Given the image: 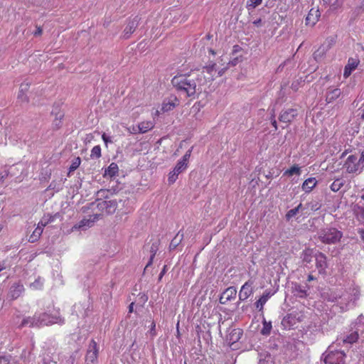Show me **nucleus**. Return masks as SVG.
Here are the masks:
<instances>
[{
    "label": "nucleus",
    "instance_id": "nucleus-1",
    "mask_svg": "<svg viewBox=\"0 0 364 364\" xmlns=\"http://www.w3.org/2000/svg\"><path fill=\"white\" fill-rule=\"evenodd\" d=\"M171 83L178 92L185 94L187 97L193 98L196 97L197 86L200 85L197 81L195 70H192L188 74L174 76Z\"/></svg>",
    "mask_w": 364,
    "mask_h": 364
},
{
    "label": "nucleus",
    "instance_id": "nucleus-2",
    "mask_svg": "<svg viewBox=\"0 0 364 364\" xmlns=\"http://www.w3.org/2000/svg\"><path fill=\"white\" fill-rule=\"evenodd\" d=\"M223 61V59L220 58L218 62L221 67H218L217 63L211 62L208 65L204 66L201 70H195L196 77L198 84L204 85L212 82L215 77L222 76L228 69V65H224V64L221 63Z\"/></svg>",
    "mask_w": 364,
    "mask_h": 364
},
{
    "label": "nucleus",
    "instance_id": "nucleus-3",
    "mask_svg": "<svg viewBox=\"0 0 364 364\" xmlns=\"http://www.w3.org/2000/svg\"><path fill=\"white\" fill-rule=\"evenodd\" d=\"M343 237V233L334 228H326L319 233L320 240L325 244H335L339 242Z\"/></svg>",
    "mask_w": 364,
    "mask_h": 364
},
{
    "label": "nucleus",
    "instance_id": "nucleus-4",
    "mask_svg": "<svg viewBox=\"0 0 364 364\" xmlns=\"http://www.w3.org/2000/svg\"><path fill=\"white\" fill-rule=\"evenodd\" d=\"M48 315L46 314H34L33 316H28L23 318L21 323L19 324L18 328H22L23 327L28 326L30 328L41 327L43 325H48V323H45L46 318Z\"/></svg>",
    "mask_w": 364,
    "mask_h": 364
},
{
    "label": "nucleus",
    "instance_id": "nucleus-5",
    "mask_svg": "<svg viewBox=\"0 0 364 364\" xmlns=\"http://www.w3.org/2000/svg\"><path fill=\"white\" fill-rule=\"evenodd\" d=\"M324 364H346V353L341 350H327L323 355Z\"/></svg>",
    "mask_w": 364,
    "mask_h": 364
},
{
    "label": "nucleus",
    "instance_id": "nucleus-6",
    "mask_svg": "<svg viewBox=\"0 0 364 364\" xmlns=\"http://www.w3.org/2000/svg\"><path fill=\"white\" fill-rule=\"evenodd\" d=\"M98 353L99 348L97 347V342L94 339H92L85 356V361L87 364H94L97 363Z\"/></svg>",
    "mask_w": 364,
    "mask_h": 364
},
{
    "label": "nucleus",
    "instance_id": "nucleus-7",
    "mask_svg": "<svg viewBox=\"0 0 364 364\" xmlns=\"http://www.w3.org/2000/svg\"><path fill=\"white\" fill-rule=\"evenodd\" d=\"M343 167L349 173H356L360 169V164L358 160V157L356 156L350 155L347 158L343 165Z\"/></svg>",
    "mask_w": 364,
    "mask_h": 364
},
{
    "label": "nucleus",
    "instance_id": "nucleus-8",
    "mask_svg": "<svg viewBox=\"0 0 364 364\" xmlns=\"http://www.w3.org/2000/svg\"><path fill=\"white\" fill-rule=\"evenodd\" d=\"M315 260L316 267L318 269V273L325 275L328 267L326 256L323 253L318 252L315 255Z\"/></svg>",
    "mask_w": 364,
    "mask_h": 364
},
{
    "label": "nucleus",
    "instance_id": "nucleus-9",
    "mask_svg": "<svg viewBox=\"0 0 364 364\" xmlns=\"http://www.w3.org/2000/svg\"><path fill=\"white\" fill-rule=\"evenodd\" d=\"M51 114L55 117L52 123L53 129L56 130L59 129L63 125V119L65 116L63 110L56 107L52 110Z\"/></svg>",
    "mask_w": 364,
    "mask_h": 364
},
{
    "label": "nucleus",
    "instance_id": "nucleus-10",
    "mask_svg": "<svg viewBox=\"0 0 364 364\" xmlns=\"http://www.w3.org/2000/svg\"><path fill=\"white\" fill-rule=\"evenodd\" d=\"M237 294V289L235 287H230L227 288L220 295L219 301L222 304L235 299Z\"/></svg>",
    "mask_w": 364,
    "mask_h": 364
},
{
    "label": "nucleus",
    "instance_id": "nucleus-11",
    "mask_svg": "<svg viewBox=\"0 0 364 364\" xmlns=\"http://www.w3.org/2000/svg\"><path fill=\"white\" fill-rule=\"evenodd\" d=\"M252 285L253 282L249 280L242 286L239 292V299L240 301H245L252 294Z\"/></svg>",
    "mask_w": 364,
    "mask_h": 364
},
{
    "label": "nucleus",
    "instance_id": "nucleus-12",
    "mask_svg": "<svg viewBox=\"0 0 364 364\" xmlns=\"http://www.w3.org/2000/svg\"><path fill=\"white\" fill-rule=\"evenodd\" d=\"M360 60L358 58H349L344 68L343 77L348 78L358 66Z\"/></svg>",
    "mask_w": 364,
    "mask_h": 364
},
{
    "label": "nucleus",
    "instance_id": "nucleus-13",
    "mask_svg": "<svg viewBox=\"0 0 364 364\" xmlns=\"http://www.w3.org/2000/svg\"><path fill=\"white\" fill-rule=\"evenodd\" d=\"M179 104V100L176 96H172L169 99H166L161 104V111L167 112L173 110Z\"/></svg>",
    "mask_w": 364,
    "mask_h": 364
},
{
    "label": "nucleus",
    "instance_id": "nucleus-14",
    "mask_svg": "<svg viewBox=\"0 0 364 364\" xmlns=\"http://www.w3.org/2000/svg\"><path fill=\"white\" fill-rule=\"evenodd\" d=\"M30 87V83L23 82L20 85L19 91L18 93L17 99L22 103H28L29 98L27 96V92Z\"/></svg>",
    "mask_w": 364,
    "mask_h": 364
},
{
    "label": "nucleus",
    "instance_id": "nucleus-15",
    "mask_svg": "<svg viewBox=\"0 0 364 364\" xmlns=\"http://www.w3.org/2000/svg\"><path fill=\"white\" fill-rule=\"evenodd\" d=\"M138 23L139 20L137 16L129 21L123 31V37L124 38H129V36L135 31L136 27L138 26Z\"/></svg>",
    "mask_w": 364,
    "mask_h": 364
},
{
    "label": "nucleus",
    "instance_id": "nucleus-16",
    "mask_svg": "<svg viewBox=\"0 0 364 364\" xmlns=\"http://www.w3.org/2000/svg\"><path fill=\"white\" fill-rule=\"evenodd\" d=\"M297 116V110L296 109H289L281 113L279 119L282 122L290 123Z\"/></svg>",
    "mask_w": 364,
    "mask_h": 364
},
{
    "label": "nucleus",
    "instance_id": "nucleus-17",
    "mask_svg": "<svg viewBox=\"0 0 364 364\" xmlns=\"http://www.w3.org/2000/svg\"><path fill=\"white\" fill-rule=\"evenodd\" d=\"M97 219H98L97 215H95L93 216H90L89 218H83L77 224L73 226V229L78 230V229L90 228L93 225L94 223Z\"/></svg>",
    "mask_w": 364,
    "mask_h": 364
},
{
    "label": "nucleus",
    "instance_id": "nucleus-18",
    "mask_svg": "<svg viewBox=\"0 0 364 364\" xmlns=\"http://www.w3.org/2000/svg\"><path fill=\"white\" fill-rule=\"evenodd\" d=\"M155 127V122L153 120L142 121L138 124L139 134H145Z\"/></svg>",
    "mask_w": 364,
    "mask_h": 364
},
{
    "label": "nucleus",
    "instance_id": "nucleus-19",
    "mask_svg": "<svg viewBox=\"0 0 364 364\" xmlns=\"http://www.w3.org/2000/svg\"><path fill=\"white\" fill-rule=\"evenodd\" d=\"M320 12L318 9H311L306 18V24L311 26H314L318 21Z\"/></svg>",
    "mask_w": 364,
    "mask_h": 364
},
{
    "label": "nucleus",
    "instance_id": "nucleus-20",
    "mask_svg": "<svg viewBox=\"0 0 364 364\" xmlns=\"http://www.w3.org/2000/svg\"><path fill=\"white\" fill-rule=\"evenodd\" d=\"M341 95V90L339 88H328L326 92V102L331 103L337 100Z\"/></svg>",
    "mask_w": 364,
    "mask_h": 364
},
{
    "label": "nucleus",
    "instance_id": "nucleus-21",
    "mask_svg": "<svg viewBox=\"0 0 364 364\" xmlns=\"http://www.w3.org/2000/svg\"><path fill=\"white\" fill-rule=\"evenodd\" d=\"M274 294V293L270 291H265L262 296L255 302L256 308L259 311H262L264 305L266 302L271 298V296Z\"/></svg>",
    "mask_w": 364,
    "mask_h": 364
},
{
    "label": "nucleus",
    "instance_id": "nucleus-22",
    "mask_svg": "<svg viewBox=\"0 0 364 364\" xmlns=\"http://www.w3.org/2000/svg\"><path fill=\"white\" fill-rule=\"evenodd\" d=\"M317 180L314 177L306 179L302 183L301 188L306 193H310L317 185Z\"/></svg>",
    "mask_w": 364,
    "mask_h": 364
},
{
    "label": "nucleus",
    "instance_id": "nucleus-23",
    "mask_svg": "<svg viewBox=\"0 0 364 364\" xmlns=\"http://www.w3.org/2000/svg\"><path fill=\"white\" fill-rule=\"evenodd\" d=\"M24 291L23 284H14L11 286L9 291L10 296L12 299L18 298L22 292Z\"/></svg>",
    "mask_w": 364,
    "mask_h": 364
},
{
    "label": "nucleus",
    "instance_id": "nucleus-24",
    "mask_svg": "<svg viewBox=\"0 0 364 364\" xmlns=\"http://www.w3.org/2000/svg\"><path fill=\"white\" fill-rule=\"evenodd\" d=\"M183 238V233L181 231H179L176 235V236L173 237V239L171 240V242L169 245L170 250H175L178 246V245L181 242Z\"/></svg>",
    "mask_w": 364,
    "mask_h": 364
},
{
    "label": "nucleus",
    "instance_id": "nucleus-25",
    "mask_svg": "<svg viewBox=\"0 0 364 364\" xmlns=\"http://www.w3.org/2000/svg\"><path fill=\"white\" fill-rule=\"evenodd\" d=\"M301 173V168L297 165H293L290 168L286 170L283 176H292L293 175L300 176Z\"/></svg>",
    "mask_w": 364,
    "mask_h": 364
},
{
    "label": "nucleus",
    "instance_id": "nucleus-26",
    "mask_svg": "<svg viewBox=\"0 0 364 364\" xmlns=\"http://www.w3.org/2000/svg\"><path fill=\"white\" fill-rule=\"evenodd\" d=\"M119 171V167L116 163H111L105 170V175L109 176L110 178L115 176Z\"/></svg>",
    "mask_w": 364,
    "mask_h": 364
},
{
    "label": "nucleus",
    "instance_id": "nucleus-27",
    "mask_svg": "<svg viewBox=\"0 0 364 364\" xmlns=\"http://www.w3.org/2000/svg\"><path fill=\"white\" fill-rule=\"evenodd\" d=\"M43 232V228L41 225H38L37 228L34 230L33 233L30 235L28 241L30 242H36Z\"/></svg>",
    "mask_w": 364,
    "mask_h": 364
},
{
    "label": "nucleus",
    "instance_id": "nucleus-28",
    "mask_svg": "<svg viewBox=\"0 0 364 364\" xmlns=\"http://www.w3.org/2000/svg\"><path fill=\"white\" fill-rule=\"evenodd\" d=\"M359 335L357 331H353L343 340V343L353 344L358 341Z\"/></svg>",
    "mask_w": 364,
    "mask_h": 364
},
{
    "label": "nucleus",
    "instance_id": "nucleus-29",
    "mask_svg": "<svg viewBox=\"0 0 364 364\" xmlns=\"http://www.w3.org/2000/svg\"><path fill=\"white\" fill-rule=\"evenodd\" d=\"M302 204L300 203L296 208L287 211L285 215L287 220H290L292 218H294L299 213Z\"/></svg>",
    "mask_w": 364,
    "mask_h": 364
},
{
    "label": "nucleus",
    "instance_id": "nucleus-30",
    "mask_svg": "<svg viewBox=\"0 0 364 364\" xmlns=\"http://www.w3.org/2000/svg\"><path fill=\"white\" fill-rule=\"evenodd\" d=\"M102 149L100 145L95 146L90 153V158L93 159H100L102 156Z\"/></svg>",
    "mask_w": 364,
    "mask_h": 364
},
{
    "label": "nucleus",
    "instance_id": "nucleus-31",
    "mask_svg": "<svg viewBox=\"0 0 364 364\" xmlns=\"http://www.w3.org/2000/svg\"><path fill=\"white\" fill-rule=\"evenodd\" d=\"M294 291L299 297L304 298L307 296V290L300 284L295 285Z\"/></svg>",
    "mask_w": 364,
    "mask_h": 364
},
{
    "label": "nucleus",
    "instance_id": "nucleus-32",
    "mask_svg": "<svg viewBox=\"0 0 364 364\" xmlns=\"http://www.w3.org/2000/svg\"><path fill=\"white\" fill-rule=\"evenodd\" d=\"M81 164V159L77 156L74 160H73L71 165L69 168V171L68 173V176H70V173L75 171L80 165Z\"/></svg>",
    "mask_w": 364,
    "mask_h": 364
},
{
    "label": "nucleus",
    "instance_id": "nucleus-33",
    "mask_svg": "<svg viewBox=\"0 0 364 364\" xmlns=\"http://www.w3.org/2000/svg\"><path fill=\"white\" fill-rule=\"evenodd\" d=\"M343 184L341 179L337 178L331 183L330 186L331 190L333 192H337L343 186Z\"/></svg>",
    "mask_w": 364,
    "mask_h": 364
},
{
    "label": "nucleus",
    "instance_id": "nucleus-34",
    "mask_svg": "<svg viewBox=\"0 0 364 364\" xmlns=\"http://www.w3.org/2000/svg\"><path fill=\"white\" fill-rule=\"evenodd\" d=\"M262 3V0H247L246 7L248 11L255 9Z\"/></svg>",
    "mask_w": 364,
    "mask_h": 364
},
{
    "label": "nucleus",
    "instance_id": "nucleus-35",
    "mask_svg": "<svg viewBox=\"0 0 364 364\" xmlns=\"http://www.w3.org/2000/svg\"><path fill=\"white\" fill-rule=\"evenodd\" d=\"M188 167V164L183 161H178L174 167L175 172H178L179 174L184 171Z\"/></svg>",
    "mask_w": 364,
    "mask_h": 364
},
{
    "label": "nucleus",
    "instance_id": "nucleus-36",
    "mask_svg": "<svg viewBox=\"0 0 364 364\" xmlns=\"http://www.w3.org/2000/svg\"><path fill=\"white\" fill-rule=\"evenodd\" d=\"M179 173L178 172H175V170L170 171L168 176V182L169 184H173L178 178V176Z\"/></svg>",
    "mask_w": 364,
    "mask_h": 364
},
{
    "label": "nucleus",
    "instance_id": "nucleus-37",
    "mask_svg": "<svg viewBox=\"0 0 364 364\" xmlns=\"http://www.w3.org/2000/svg\"><path fill=\"white\" fill-rule=\"evenodd\" d=\"M150 252H151V255L149 261L146 264V267L150 266L153 262V259H154V258L156 254V252H157V245H155L154 244H153L152 246L151 247Z\"/></svg>",
    "mask_w": 364,
    "mask_h": 364
},
{
    "label": "nucleus",
    "instance_id": "nucleus-38",
    "mask_svg": "<svg viewBox=\"0 0 364 364\" xmlns=\"http://www.w3.org/2000/svg\"><path fill=\"white\" fill-rule=\"evenodd\" d=\"M357 218L360 223L364 225V208L358 207L357 210Z\"/></svg>",
    "mask_w": 364,
    "mask_h": 364
},
{
    "label": "nucleus",
    "instance_id": "nucleus-39",
    "mask_svg": "<svg viewBox=\"0 0 364 364\" xmlns=\"http://www.w3.org/2000/svg\"><path fill=\"white\" fill-rule=\"evenodd\" d=\"M242 56H240V58L238 57H236V58H234L232 60H230L228 63H222V64H224V65H228V68L230 67V65H232V66H235L236 65L238 62L241 61L242 60Z\"/></svg>",
    "mask_w": 364,
    "mask_h": 364
},
{
    "label": "nucleus",
    "instance_id": "nucleus-40",
    "mask_svg": "<svg viewBox=\"0 0 364 364\" xmlns=\"http://www.w3.org/2000/svg\"><path fill=\"white\" fill-rule=\"evenodd\" d=\"M192 150H193V147H191V149H189L186 152V154L183 155V156L182 157V159L180 160L181 161H183L185 163H186L187 164H188V161H189V159L191 157V153H192Z\"/></svg>",
    "mask_w": 364,
    "mask_h": 364
},
{
    "label": "nucleus",
    "instance_id": "nucleus-41",
    "mask_svg": "<svg viewBox=\"0 0 364 364\" xmlns=\"http://www.w3.org/2000/svg\"><path fill=\"white\" fill-rule=\"evenodd\" d=\"M271 328H272L271 324L270 323L269 324H267V323L264 322V327L262 329V333L263 335H268V334H269Z\"/></svg>",
    "mask_w": 364,
    "mask_h": 364
},
{
    "label": "nucleus",
    "instance_id": "nucleus-42",
    "mask_svg": "<svg viewBox=\"0 0 364 364\" xmlns=\"http://www.w3.org/2000/svg\"><path fill=\"white\" fill-rule=\"evenodd\" d=\"M42 287V282L41 280L36 279L34 282L31 284V287L35 289H41Z\"/></svg>",
    "mask_w": 364,
    "mask_h": 364
},
{
    "label": "nucleus",
    "instance_id": "nucleus-43",
    "mask_svg": "<svg viewBox=\"0 0 364 364\" xmlns=\"http://www.w3.org/2000/svg\"><path fill=\"white\" fill-rule=\"evenodd\" d=\"M137 129H138V125L136 127L132 126V127H129L127 128V130L130 134H139V132H138Z\"/></svg>",
    "mask_w": 364,
    "mask_h": 364
},
{
    "label": "nucleus",
    "instance_id": "nucleus-44",
    "mask_svg": "<svg viewBox=\"0 0 364 364\" xmlns=\"http://www.w3.org/2000/svg\"><path fill=\"white\" fill-rule=\"evenodd\" d=\"M271 122H272V125L274 127V129L275 130H277L278 127H277V121L275 119V115H274V112H273V114H272V117H271Z\"/></svg>",
    "mask_w": 364,
    "mask_h": 364
},
{
    "label": "nucleus",
    "instance_id": "nucleus-45",
    "mask_svg": "<svg viewBox=\"0 0 364 364\" xmlns=\"http://www.w3.org/2000/svg\"><path fill=\"white\" fill-rule=\"evenodd\" d=\"M359 113L358 115L362 119H364V102L358 109Z\"/></svg>",
    "mask_w": 364,
    "mask_h": 364
},
{
    "label": "nucleus",
    "instance_id": "nucleus-46",
    "mask_svg": "<svg viewBox=\"0 0 364 364\" xmlns=\"http://www.w3.org/2000/svg\"><path fill=\"white\" fill-rule=\"evenodd\" d=\"M102 140L104 141V142L105 143L106 145H107L108 143H112V142L111 141L110 138L108 136H107L105 133H104L102 135Z\"/></svg>",
    "mask_w": 364,
    "mask_h": 364
},
{
    "label": "nucleus",
    "instance_id": "nucleus-47",
    "mask_svg": "<svg viewBox=\"0 0 364 364\" xmlns=\"http://www.w3.org/2000/svg\"><path fill=\"white\" fill-rule=\"evenodd\" d=\"M242 48L239 45H235L232 48V54L234 55L240 51H241Z\"/></svg>",
    "mask_w": 364,
    "mask_h": 364
},
{
    "label": "nucleus",
    "instance_id": "nucleus-48",
    "mask_svg": "<svg viewBox=\"0 0 364 364\" xmlns=\"http://www.w3.org/2000/svg\"><path fill=\"white\" fill-rule=\"evenodd\" d=\"M51 221H52V217H50V219H48V220H46V221H43V220H41V221L38 223V225H41V226L43 228H44V227H45V226L48 223H50V222H51Z\"/></svg>",
    "mask_w": 364,
    "mask_h": 364
},
{
    "label": "nucleus",
    "instance_id": "nucleus-49",
    "mask_svg": "<svg viewBox=\"0 0 364 364\" xmlns=\"http://www.w3.org/2000/svg\"><path fill=\"white\" fill-rule=\"evenodd\" d=\"M9 359L6 356H0V363L8 364Z\"/></svg>",
    "mask_w": 364,
    "mask_h": 364
},
{
    "label": "nucleus",
    "instance_id": "nucleus-50",
    "mask_svg": "<svg viewBox=\"0 0 364 364\" xmlns=\"http://www.w3.org/2000/svg\"><path fill=\"white\" fill-rule=\"evenodd\" d=\"M42 33H43L42 28L40 26L37 27L36 31L34 32V36H41Z\"/></svg>",
    "mask_w": 364,
    "mask_h": 364
},
{
    "label": "nucleus",
    "instance_id": "nucleus-51",
    "mask_svg": "<svg viewBox=\"0 0 364 364\" xmlns=\"http://www.w3.org/2000/svg\"><path fill=\"white\" fill-rule=\"evenodd\" d=\"M252 23H253L255 26L259 27V26H260L262 25V19H261V18H258V19H257V20L254 21L252 22Z\"/></svg>",
    "mask_w": 364,
    "mask_h": 364
},
{
    "label": "nucleus",
    "instance_id": "nucleus-52",
    "mask_svg": "<svg viewBox=\"0 0 364 364\" xmlns=\"http://www.w3.org/2000/svg\"><path fill=\"white\" fill-rule=\"evenodd\" d=\"M358 160L360 164L364 162V151L361 153L360 157L358 159Z\"/></svg>",
    "mask_w": 364,
    "mask_h": 364
},
{
    "label": "nucleus",
    "instance_id": "nucleus-53",
    "mask_svg": "<svg viewBox=\"0 0 364 364\" xmlns=\"http://www.w3.org/2000/svg\"><path fill=\"white\" fill-rule=\"evenodd\" d=\"M134 303L132 302L129 306V313H132L134 311Z\"/></svg>",
    "mask_w": 364,
    "mask_h": 364
},
{
    "label": "nucleus",
    "instance_id": "nucleus-54",
    "mask_svg": "<svg viewBox=\"0 0 364 364\" xmlns=\"http://www.w3.org/2000/svg\"><path fill=\"white\" fill-rule=\"evenodd\" d=\"M316 279V278L315 277H314L311 274H309L308 278H307L308 282L314 281Z\"/></svg>",
    "mask_w": 364,
    "mask_h": 364
},
{
    "label": "nucleus",
    "instance_id": "nucleus-55",
    "mask_svg": "<svg viewBox=\"0 0 364 364\" xmlns=\"http://www.w3.org/2000/svg\"><path fill=\"white\" fill-rule=\"evenodd\" d=\"M6 176H7V174H6V175L0 174V181H3Z\"/></svg>",
    "mask_w": 364,
    "mask_h": 364
},
{
    "label": "nucleus",
    "instance_id": "nucleus-56",
    "mask_svg": "<svg viewBox=\"0 0 364 364\" xmlns=\"http://www.w3.org/2000/svg\"><path fill=\"white\" fill-rule=\"evenodd\" d=\"M209 53H211L212 55H215V52L214 50L213 49H210L209 50Z\"/></svg>",
    "mask_w": 364,
    "mask_h": 364
},
{
    "label": "nucleus",
    "instance_id": "nucleus-57",
    "mask_svg": "<svg viewBox=\"0 0 364 364\" xmlns=\"http://www.w3.org/2000/svg\"><path fill=\"white\" fill-rule=\"evenodd\" d=\"M155 326H156V324L154 322H153L152 325H151V330H154L155 328Z\"/></svg>",
    "mask_w": 364,
    "mask_h": 364
},
{
    "label": "nucleus",
    "instance_id": "nucleus-58",
    "mask_svg": "<svg viewBox=\"0 0 364 364\" xmlns=\"http://www.w3.org/2000/svg\"><path fill=\"white\" fill-rule=\"evenodd\" d=\"M164 274V269L160 273V277H159L160 279L163 277Z\"/></svg>",
    "mask_w": 364,
    "mask_h": 364
},
{
    "label": "nucleus",
    "instance_id": "nucleus-59",
    "mask_svg": "<svg viewBox=\"0 0 364 364\" xmlns=\"http://www.w3.org/2000/svg\"><path fill=\"white\" fill-rule=\"evenodd\" d=\"M4 265L0 264V272L4 269Z\"/></svg>",
    "mask_w": 364,
    "mask_h": 364
},
{
    "label": "nucleus",
    "instance_id": "nucleus-60",
    "mask_svg": "<svg viewBox=\"0 0 364 364\" xmlns=\"http://www.w3.org/2000/svg\"><path fill=\"white\" fill-rule=\"evenodd\" d=\"M326 4H329L330 3V0H323Z\"/></svg>",
    "mask_w": 364,
    "mask_h": 364
},
{
    "label": "nucleus",
    "instance_id": "nucleus-61",
    "mask_svg": "<svg viewBox=\"0 0 364 364\" xmlns=\"http://www.w3.org/2000/svg\"><path fill=\"white\" fill-rule=\"evenodd\" d=\"M361 198L364 200V193L361 196Z\"/></svg>",
    "mask_w": 364,
    "mask_h": 364
}]
</instances>
